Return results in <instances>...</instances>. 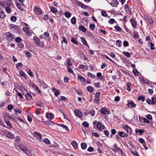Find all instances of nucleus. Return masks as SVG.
Wrapping results in <instances>:
<instances>
[{"mask_svg": "<svg viewBox=\"0 0 156 156\" xmlns=\"http://www.w3.org/2000/svg\"><path fill=\"white\" fill-rule=\"evenodd\" d=\"M71 144L75 148H77L78 147L76 141H73L71 143Z\"/></svg>", "mask_w": 156, "mask_h": 156, "instance_id": "nucleus-32", "label": "nucleus"}, {"mask_svg": "<svg viewBox=\"0 0 156 156\" xmlns=\"http://www.w3.org/2000/svg\"><path fill=\"white\" fill-rule=\"evenodd\" d=\"M36 105L39 107H42L43 106V104L41 101L37 102L36 103Z\"/></svg>", "mask_w": 156, "mask_h": 156, "instance_id": "nucleus-38", "label": "nucleus"}, {"mask_svg": "<svg viewBox=\"0 0 156 156\" xmlns=\"http://www.w3.org/2000/svg\"><path fill=\"white\" fill-rule=\"evenodd\" d=\"M67 69L68 71L70 73H73L74 72L72 69L70 67H67Z\"/></svg>", "mask_w": 156, "mask_h": 156, "instance_id": "nucleus-58", "label": "nucleus"}, {"mask_svg": "<svg viewBox=\"0 0 156 156\" xmlns=\"http://www.w3.org/2000/svg\"><path fill=\"white\" fill-rule=\"evenodd\" d=\"M122 42L120 40H117L116 42V44L117 46L119 47H120L121 45Z\"/></svg>", "mask_w": 156, "mask_h": 156, "instance_id": "nucleus-51", "label": "nucleus"}, {"mask_svg": "<svg viewBox=\"0 0 156 156\" xmlns=\"http://www.w3.org/2000/svg\"><path fill=\"white\" fill-rule=\"evenodd\" d=\"M33 87L34 88L35 87V90L37 91L39 94L41 95H42V93L38 87H36L35 85H34L33 86Z\"/></svg>", "mask_w": 156, "mask_h": 156, "instance_id": "nucleus-29", "label": "nucleus"}, {"mask_svg": "<svg viewBox=\"0 0 156 156\" xmlns=\"http://www.w3.org/2000/svg\"><path fill=\"white\" fill-rule=\"evenodd\" d=\"M20 74L21 76H23L26 79L27 78V77L24 72L23 71H21L20 72Z\"/></svg>", "mask_w": 156, "mask_h": 156, "instance_id": "nucleus-34", "label": "nucleus"}, {"mask_svg": "<svg viewBox=\"0 0 156 156\" xmlns=\"http://www.w3.org/2000/svg\"><path fill=\"white\" fill-rule=\"evenodd\" d=\"M132 72L135 76H137L139 73V72L136 69H133Z\"/></svg>", "mask_w": 156, "mask_h": 156, "instance_id": "nucleus-45", "label": "nucleus"}, {"mask_svg": "<svg viewBox=\"0 0 156 156\" xmlns=\"http://www.w3.org/2000/svg\"><path fill=\"white\" fill-rule=\"evenodd\" d=\"M44 141L47 144H49L50 143V140L48 138H47L44 139Z\"/></svg>", "mask_w": 156, "mask_h": 156, "instance_id": "nucleus-56", "label": "nucleus"}, {"mask_svg": "<svg viewBox=\"0 0 156 156\" xmlns=\"http://www.w3.org/2000/svg\"><path fill=\"white\" fill-rule=\"evenodd\" d=\"M138 100L139 101L141 100L142 102H143L145 100V97L140 96L138 97Z\"/></svg>", "mask_w": 156, "mask_h": 156, "instance_id": "nucleus-41", "label": "nucleus"}, {"mask_svg": "<svg viewBox=\"0 0 156 156\" xmlns=\"http://www.w3.org/2000/svg\"><path fill=\"white\" fill-rule=\"evenodd\" d=\"M95 26L94 24L91 23L89 27L90 30H94L95 28Z\"/></svg>", "mask_w": 156, "mask_h": 156, "instance_id": "nucleus-44", "label": "nucleus"}, {"mask_svg": "<svg viewBox=\"0 0 156 156\" xmlns=\"http://www.w3.org/2000/svg\"><path fill=\"white\" fill-rule=\"evenodd\" d=\"M74 89L75 90V91L76 92H77V94H78L79 95H81L83 93V92L82 91V90H80L79 91V90H78L76 89L75 88H74Z\"/></svg>", "mask_w": 156, "mask_h": 156, "instance_id": "nucleus-40", "label": "nucleus"}, {"mask_svg": "<svg viewBox=\"0 0 156 156\" xmlns=\"http://www.w3.org/2000/svg\"><path fill=\"white\" fill-rule=\"evenodd\" d=\"M123 45L124 47H127L129 45L128 42L126 41H124L123 42Z\"/></svg>", "mask_w": 156, "mask_h": 156, "instance_id": "nucleus-62", "label": "nucleus"}, {"mask_svg": "<svg viewBox=\"0 0 156 156\" xmlns=\"http://www.w3.org/2000/svg\"><path fill=\"white\" fill-rule=\"evenodd\" d=\"M5 11L7 13H9L11 12V10L9 7H6L5 8Z\"/></svg>", "mask_w": 156, "mask_h": 156, "instance_id": "nucleus-64", "label": "nucleus"}, {"mask_svg": "<svg viewBox=\"0 0 156 156\" xmlns=\"http://www.w3.org/2000/svg\"><path fill=\"white\" fill-rule=\"evenodd\" d=\"M46 117L49 119H52L54 118V116L52 113L46 114Z\"/></svg>", "mask_w": 156, "mask_h": 156, "instance_id": "nucleus-22", "label": "nucleus"}, {"mask_svg": "<svg viewBox=\"0 0 156 156\" xmlns=\"http://www.w3.org/2000/svg\"><path fill=\"white\" fill-rule=\"evenodd\" d=\"M76 3L78 5L83 9H85L87 7H89L88 6L86 5L80 1H76Z\"/></svg>", "mask_w": 156, "mask_h": 156, "instance_id": "nucleus-7", "label": "nucleus"}, {"mask_svg": "<svg viewBox=\"0 0 156 156\" xmlns=\"http://www.w3.org/2000/svg\"><path fill=\"white\" fill-rule=\"evenodd\" d=\"M35 12L38 15H41L42 14V10L41 9L37 7L35 8Z\"/></svg>", "mask_w": 156, "mask_h": 156, "instance_id": "nucleus-20", "label": "nucleus"}, {"mask_svg": "<svg viewBox=\"0 0 156 156\" xmlns=\"http://www.w3.org/2000/svg\"><path fill=\"white\" fill-rule=\"evenodd\" d=\"M15 41L17 42L18 43L19 42H20V41H22V38L19 37H16L15 39Z\"/></svg>", "mask_w": 156, "mask_h": 156, "instance_id": "nucleus-49", "label": "nucleus"}, {"mask_svg": "<svg viewBox=\"0 0 156 156\" xmlns=\"http://www.w3.org/2000/svg\"><path fill=\"white\" fill-rule=\"evenodd\" d=\"M127 105L128 107L131 108H135L136 106V105L132 101H131L129 103H128Z\"/></svg>", "mask_w": 156, "mask_h": 156, "instance_id": "nucleus-10", "label": "nucleus"}, {"mask_svg": "<svg viewBox=\"0 0 156 156\" xmlns=\"http://www.w3.org/2000/svg\"><path fill=\"white\" fill-rule=\"evenodd\" d=\"M58 125L61 126L64 129H66L67 131H69V129H68V127L66 126L65 125H64L63 124H58Z\"/></svg>", "mask_w": 156, "mask_h": 156, "instance_id": "nucleus-23", "label": "nucleus"}, {"mask_svg": "<svg viewBox=\"0 0 156 156\" xmlns=\"http://www.w3.org/2000/svg\"><path fill=\"white\" fill-rule=\"evenodd\" d=\"M130 21L132 25L133 28H136L137 26V22L136 20L133 18H131L130 20Z\"/></svg>", "mask_w": 156, "mask_h": 156, "instance_id": "nucleus-9", "label": "nucleus"}, {"mask_svg": "<svg viewBox=\"0 0 156 156\" xmlns=\"http://www.w3.org/2000/svg\"><path fill=\"white\" fill-rule=\"evenodd\" d=\"M87 76H90V77L93 79L95 78V76L94 75L91 73H90L88 72L87 73Z\"/></svg>", "mask_w": 156, "mask_h": 156, "instance_id": "nucleus-52", "label": "nucleus"}, {"mask_svg": "<svg viewBox=\"0 0 156 156\" xmlns=\"http://www.w3.org/2000/svg\"><path fill=\"white\" fill-rule=\"evenodd\" d=\"M115 30L119 31H121L122 30L121 28L118 25H116L115 27Z\"/></svg>", "mask_w": 156, "mask_h": 156, "instance_id": "nucleus-55", "label": "nucleus"}, {"mask_svg": "<svg viewBox=\"0 0 156 156\" xmlns=\"http://www.w3.org/2000/svg\"><path fill=\"white\" fill-rule=\"evenodd\" d=\"M79 29L80 30L83 32H85L87 30L86 27L82 25L79 27Z\"/></svg>", "mask_w": 156, "mask_h": 156, "instance_id": "nucleus-17", "label": "nucleus"}, {"mask_svg": "<svg viewBox=\"0 0 156 156\" xmlns=\"http://www.w3.org/2000/svg\"><path fill=\"white\" fill-rule=\"evenodd\" d=\"M33 39L35 42V43L36 45L38 44V43L39 41V39L37 36H35L33 37Z\"/></svg>", "mask_w": 156, "mask_h": 156, "instance_id": "nucleus-25", "label": "nucleus"}, {"mask_svg": "<svg viewBox=\"0 0 156 156\" xmlns=\"http://www.w3.org/2000/svg\"><path fill=\"white\" fill-rule=\"evenodd\" d=\"M24 41H22L18 43L17 44V45L20 48H23L24 47Z\"/></svg>", "mask_w": 156, "mask_h": 156, "instance_id": "nucleus-19", "label": "nucleus"}, {"mask_svg": "<svg viewBox=\"0 0 156 156\" xmlns=\"http://www.w3.org/2000/svg\"><path fill=\"white\" fill-rule=\"evenodd\" d=\"M26 55L27 57L28 58L31 57L32 56L31 53L30 52L27 51L26 52Z\"/></svg>", "mask_w": 156, "mask_h": 156, "instance_id": "nucleus-53", "label": "nucleus"}, {"mask_svg": "<svg viewBox=\"0 0 156 156\" xmlns=\"http://www.w3.org/2000/svg\"><path fill=\"white\" fill-rule=\"evenodd\" d=\"M44 44L43 42L39 40V41L38 43V44H37V45H38L41 47H44Z\"/></svg>", "mask_w": 156, "mask_h": 156, "instance_id": "nucleus-48", "label": "nucleus"}, {"mask_svg": "<svg viewBox=\"0 0 156 156\" xmlns=\"http://www.w3.org/2000/svg\"><path fill=\"white\" fill-rule=\"evenodd\" d=\"M136 133L138 135H141L144 132V129H139L137 130V129H135Z\"/></svg>", "mask_w": 156, "mask_h": 156, "instance_id": "nucleus-15", "label": "nucleus"}, {"mask_svg": "<svg viewBox=\"0 0 156 156\" xmlns=\"http://www.w3.org/2000/svg\"><path fill=\"white\" fill-rule=\"evenodd\" d=\"M50 9L51 12L54 13H55L57 12V10L54 7L51 6V7Z\"/></svg>", "mask_w": 156, "mask_h": 156, "instance_id": "nucleus-36", "label": "nucleus"}, {"mask_svg": "<svg viewBox=\"0 0 156 156\" xmlns=\"http://www.w3.org/2000/svg\"><path fill=\"white\" fill-rule=\"evenodd\" d=\"M66 64L67 66H70L72 65V64L69 59H68L67 60Z\"/></svg>", "mask_w": 156, "mask_h": 156, "instance_id": "nucleus-54", "label": "nucleus"}, {"mask_svg": "<svg viewBox=\"0 0 156 156\" xmlns=\"http://www.w3.org/2000/svg\"><path fill=\"white\" fill-rule=\"evenodd\" d=\"M23 65L21 62H19L16 64V67L18 70L19 69V67L20 66V67H22Z\"/></svg>", "mask_w": 156, "mask_h": 156, "instance_id": "nucleus-50", "label": "nucleus"}, {"mask_svg": "<svg viewBox=\"0 0 156 156\" xmlns=\"http://www.w3.org/2000/svg\"><path fill=\"white\" fill-rule=\"evenodd\" d=\"M10 27L12 30L17 31L18 30L17 26L13 24H11Z\"/></svg>", "mask_w": 156, "mask_h": 156, "instance_id": "nucleus-12", "label": "nucleus"}, {"mask_svg": "<svg viewBox=\"0 0 156 156\" xmlns=\"http://www.w3.org/2000/svg\"><path fill=\"white\" fill-rule=\"evenodd\" d=\"M118 4V2L117 0H112L110 5L113 7H116Z\"/></svg>", "mask_w": 156, "mask_h": 156, "instance_id": "nucleus-11", "label": "nucleus"}, {"mask_svg": "<svg viewBox=\"0 0 156 156\" xmlns=\"http://www.w3.org/2000/svg\"><path fill=\"white\" fill-rule=\"evenodd\" d=\"M21 149V150L26 153L27 155H29L30 152L28 148L22 144H20L18 146Z\"/></svg>", "mask_w": 156, "mask_h": 156, "instance_id": "nucleus-1", "label": "nucleus"}, {"mask_svg": "<svg viewBox=\"0 0 156 156\" xmlns=\"http://www.w3.org/2000/svg\"><path fill=\"white\" fill-rule=\"evenodd\" d=\"M81 148L84 150L87 147V144L85 143H82L81 144Z\"/></svg>", "mask_w": 156, "mask_h": 156, "instance_id": "nucleus-37", "label": "nucleus"}, {"mask_svg": "<svg viewBox=\"0 0 156 156\" xmlns=\"http://www.w3.org/2000/svg\"><path fill=\"white\" fill-rule=\"evenodd\" d=\"M133 37L134 38H137L139 37L138 33L137 31H135L134 29Z\"/></svg>", "mask_w": 156, "mask_h": 156, "instance_id": "nucleus-24", "label": "nucleus"}, {"mask_svg": "<svg viewBox=\"0 0 156 156\" xmlns=\"http://www.w3.org/2000/svg\"><path fill=\"white\" fill-rule=\"evenodd\" d=\"M75 115L77 117L81 118L83 116V114L81 112L79 109H76L74 111Z\"/></svg>", "mask_w": 156, "mask_h": 156, "instance_id": "nucleus-6", "label": "nucleus"}, {"mask_svg": "<svg viewBox=\"0 0 156 156\" xmlns=\"http://www.w3.org/2000/svg\"><path fill=\"white\" fill-rule=\"evenodd\" d=\"M5 14L3 11H0V18H4L5 17Z\"/></svg>", "mask_w": 156, "mask_h": 156, "instance_id": "nucleus-46", "label": "nucleus"}, {"mask_svg": "<svg viewBox=\"0 0 156 156\" xmlns=\"http://www.w3.org/2000/svg\"><path fill=\"white\" fill-rule=\"evenodd\" d=\"M87 90L89 92H92L94 91L93 88L91 86H88L87 87Z\"/></svg>", "mask_w": 156, "mask_h": 156, "instance_id": "nucleus-26", "label": "nucleus"}, {"mask_svg": "<svg viewBox=\"0 0 156 156\" xmlns=\"http://www.w3.org/2000/svg\"><path fill=\"white\" fill-rule=\"evenodd\" d=\"M100 95V93L98 92L96 93L95 95V98H99Z\"/></svg>", "mask_w": 156, "mask_h": 156, "instance_id": "nucleus-59", "label": "nucleus"}, {"mask_svg": "<svg viewBox=\"0 0 156 156\" xmlns=\"http://www.w3.org/2000/svg\"><path fill=\"white\" fill-rule=\"evenodd\" d=\"M80 39L81 40L82 43L85 46H87L88 47V48H89V45L87 44L86 41V40L85 38L83 37H80Z\"/></svg>", "mask_w": 156, "mask_h": 156, "instance_id": "nucleus-13", "label": "nucleus"}, {"mask_svg": "<svg viewBox=\"0 0 156 156\" xmlns=\"http://www.w3.org/2000/svg\"><path fill=\"white\" fill-rule=\"evenodd\" d=\"M64 15L66 18H69L71 17L72 14L69 12L66 11L64 13Z\"/></svg>", "mask_w": 156, "mask_h": 156, "instance_id": "nucleus-30", "label": "nucleus"}, {"mask_svg": "<svg viewBox=\"0 0 156 156\" xmlns=\"http://www.w3.org/2000/svg\"><path fill=\"white\" fill-rule=\"evenodd\" d=\"M71 41L73 43L76 45H77L78 44V43L76 41V39H75V38H74V37H72V39L71 40Z\"/></svg>", "mask_w": 156, "mask_h": 156, "instance_id": "nucleus-39", "label": "nucleus"}, {"mask_svg": "<svg viewBox=\"0 0 156 156\" xmlns=\"http://www.w3.org/2000/svg\"><path fill=\"white\" fill-rule=\"evenodd\" d=\"M26 99L28 101H30L32 99V97L31 94L29 93H27L25 95Z\"/></svg>", "mask_w": 156, "mask_h": 156, "instance_id": "nucleus-14", "label": "nucleus"}, {"mask_svg": "<svg viewBox=\"0 0 156 156\" xmlns=\"http://www.w3.org/2000/svg\"><path fill=\"white\" fill-rule=\"evenodd\" d=\"M123 128L126 130V131L127 133H129L130 134L132 133V129L128 125H124Z\"/></svg>", "mask_w": 156, "mask_h": 156, "instance_id": "nucleus-5", "label": "nucleus"}, {"mask_svg": "<svg viewBox=\"0 0 156 156\" xmlns=\"http://www.w3.org/2000/svg\"><path fill=\"white\" fill-rule=\"evenodd\" d=\"M101 15L103 16L106 17L107 16V13H106V12L104 10L101 11Z\"/></svg>", "mask_w": 156, "mask_h": 156, "instance_id": "nucleus-63", "label": "nucleus"}, {"mask_svg": "<svg viewBox=\"0 0 156 156\" xmlns=\"http://www.w3.org/2000/svg\"><path fill=\"white\" fill-rule=\"evenodd\" d=\"M146 102L149 104L154 105L156 103V98L152 97L151 98V100L148 99H147Z\"/></svg>", "mask_w": 156, "mask_h": 156, "instance_id": "nucleus-3", "label": "nucleus"}, {"mask_svg": "<svg viewBox=\"0 0 156 156\" xmlns=\"http://www.w3.org/2000/svg\"><path fill=\"white\" fill-rule=\"evenodd\" d=\"M71 22L72 24H75L76 23V19L75 16L73 17L71 20Z\"/></svg>", "mask_w": 156, "mask_h": 156, "instance_id": "nucleus-33", "label": "nucleus"}, {"mask_svg": "<svg viewBox=\"0 0 156 156\" xmlns=\"http://www.w3.org/2000/svg\"><path fill=\"white\" fill-rule=\"evenodd\" d=\"M115 21V20L112 18L110 19L108 21V23L110 24H113Z\"/></svg>", "mask_w": 156, "mask_h": 156, "instance_id": "nucleus-60", "label": "nucleus"}, {"mask_svg": "<svg viewBox=\"0 0 156 156\" xmlns=\"http://www.w3.org/2000/svg\"><path fill=\"white\" fill-rule=\"evenodd\" d=\"M34 135L37 138H38L39 140L41 139L42 135L40 133L36 132H34Z\"/></svg>", "mask_w": 156, "mask_h": 156, "instance_id": "nucleus-16", "label": "nucleus"}, {"mask_svg": "<svg viewBox=\"0 0 156 156\" xmlns=\"http://www.w3.org/2000/svg\"><path fill=\"white\" fill-rule=\"evenodd\" d=\"M43 122L44 124L50 125H52V124H54V122L51 120H49L48 121H45Z\"/></svg>", "mask_w": 156, "mask_h": 156, "instance_id": "nucleus-31", "label": "nucleus"}, {"mask_svg": "<svg viewBox=\"0 0 156 156\" xmlns=\"http://www.w3.org/2000/svg\"><path fill=\"white\" fill-rule=\"evenodd\" d=\"M122 53L123 55H124L127 57L129 58L130 57V54L128 52L123 51Z\"/></svg>", "mask_w": 156, "mask_h": 156, "instance_id": "nucleus-43", "label": "nucleus"}, {"mask_svg": "<svg viewBox=\"0 0 156 156\" xmlns=\"http://www.w3.org/2000/svg\"><path fill=\"white\" fill-rule=\"evenodd\" d=\"M118 134L122 137H124L126 136V133L122 131H118Z\"/></svg>", "mask_w": 156, "mask_h": 156, "instance_id": "nucleus-35", "label": "nucleus"}, {"mask_svg": "<svg viewBox=\"0 0 156 156\" xmlns=\"http://www.w3.org/2000/svg\"><path fill=\"white\" fill-rule=\"evenodd\" d=\"M60 91L58 90H57L54 93V94L56 97H58L60 94Z\"/></svg>", "mask_w": 156, "mask_h": 156, "instance_id": "nucleus-57", "label": "nucleus"}, {"mask_svg": "<svg viewBox=\"0 0 156 156\" xmlns=\"http://www.w3.org/2000/svg\"><path fill=\"white\" fill-rule=\"evenodd\" d=\"M101 112L103 114H106L108 113V111L106 108H102L101 110Z\"/></svg>", "mask_w": 156, "mask_h": 156, "instance_id": "nucleus-27", "label": "nucleus"}, {"mask_svg": "<svg viewBox=\"0 0 156 156\" xmlns=\"http://www.w3.org/2000/svg\"><path fill=\"white\" fill-rule=\"evenodd\" d=\"M13 108V106L12 105H8V109L10 111Z\"/></svg>", "mask_w": 156, "mask_h": 156, "instance_id": "nucleus-61", "label": "nucleus"}, {"mask_svg": "<svg viewBox=\"0 0 156 156\" xmlns=\"http://www.w3.org/2000/svg\"><path fill=\"white\" fill-rule=\"evenodd\" d=\"M78 79L82 82H84L85 81V78L80 75H79L78 76Z\"/></svg>", "mask_w": 156, "mask_h": 156, "instance_id": "nucleus-28", "label": "nucleus"}, {"mask_svg": "<svg viewBox=\"0 0 156 156\" xmlns=\"http://www.w3.org/2000/svg\"><path fill=\"white\" fill-rule=\"evenodd\" d=\"M82 124L84 127L86 128L88 127L89 126V123L86 121L83 122Z\"/></svg>", "mask_w": 156, "mask_h": 156, "instance_id": "nucleus-42", "label": "nucleus"}, {"mask_svg": "<svg viewBox=\"0 0 156 156\" xmlns=\"http://www.w3.org/2000/svg\"><path fill=\"white\" fill-rule=\"evenodd\" d=\"M88 114H90L92 116H94L95 115V111L93 109H90L88 110Z\"/></svg>", "mask_w": 156, "mask_h": 156, "instance_id": "nucleus-21", "label": "nucleus"}, {"mask_svg": "<svg viewBox=\"0 0 156 156\" xmlns=\"http://www.w3.org/2000/svg\"><path fill=\"white\" fill-rule=\"evenodd\" d=\"M11 20L13 22H15L16 20V17L15 16H12L10 18Z\"/></svg>", "mask_w": 156, "mask_h": 156, "instance_id": "nucleus-47", "label": "nucleus"}, {"mask_svg": "<svg viewBox=\"0 0 156 156\" xmlns=\"http://www.w3.org/2000/svg\"><path fill=\"white\" fill-rule=\"evenodd\" d=\"M8 42H10L14 38V35L10 32H6L5 34Z\"/></svg>", "mask_w": 156, "mask_h": 156, "instance_id": "nucleus-2", "label": "nucleus"}, {"mask_svg": "<svg viewBox=\"0 0 156 156\" xmlns=\"http://www.w3.org/2000/svg\"><path fill=\"white\" fill-rule=\"evenodd\" d=\"M15 3L16 6L19 10H20L22 11H23L24 10L23 8L21 7V5L20 4L18 3L16 1H15Z\"/></svg>", "mask_w": 156, "mask_h": 156, "instance_id": "nucleus-18", "label": "nucleus"}, {"mask_svg": "<svg viewBox=\"0 0 156 156\" xmlns=\"http://www.w3.org/2000/svg\"><path fill=\"white\" fill-rule=\"evenodd\" d=\"M5 135L7 137L10 138L12 139L14 137L12 133L8 131H6L5 133Z\"/></svg>", "mask_w": 156, "mask_h": 156, "instance_id": "nucleus-8", "label": "nucleus"}, {"mask_svg": "<svg viewBox=\"0 0 156 156\" xmlns=\"http://www.w3.org/2000/svg\"><path fill=\"white\" fill-rule=\"evenodd\" d=\"M111 149L114 152H120V153L121 155H122L123 154V151L119 147H116L115 148L113 147H112L111 148Z\"/></svg>", "mask_w": 156, "mask_h": 156, "instance_id": "nucleus-4", "label": "nucleus"}]
</instances>
